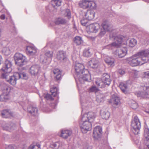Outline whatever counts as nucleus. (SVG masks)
I'll list each match as a JSON object with an SVG mask.
<instances>
[{
	"instance_id": "nucleus-1",
	"label": "nucleus",
	"mask_w": 149,
	"mask_h": 149,
	"mask_svg": "<svg viewBox=\"0 0 149 149\" xmlns=\"http://www.w3.org/2000/svg\"><path fill=\"white\" fill-rule=\"evenodd\" d=\"M149 50L145 49L139 51L132 56L127 58V62L132 66L141 65L149 61Z\"/></svg>"
},
{
	"instance_id": "nucleus-2",
	"label": "nucleus",
	"mask_w": 149,
	"mask_h": 149,
	"mask_svg": "<svg viewBox=\"0 0 149 149\" xmlns=\"http://www.w3.org/2000/svg\"><path fill=\"white\" fill-rule=\"evenodd\" d=\"M74 69L77 77L80 83H83L84 81H89L91 80L88 71L84 69V66L82 64L76 63Z\"/></svg>"
},
{
	"instance_id": "nucleus-3",
	"label": "nucleus",
	"mask_w": 149,
	"mask_h": 149,
	"mask_svg": "<svg viewBox=\"0 0 149 149\" xmlns=\"http://www.w3.org/2000/svg\"><path fill=\"white\" fill-rule=\"evenodd\" d=\"M111 81L110 75L108 74L104 73L103 74L102 79H97L95 83L98 87L102 88L105 87L106 86H109Z\"/></svg>"
},
{
	"instance_id": "nucleus-4",
	"label": "nucleus",
	"mask_w": 149,
	"mask_h": 149,
	"mask_svg": "<svg viewBox=\"0 0 149 149\" xmlns=\"http://www.w3.org/2000/svg\"><path fill=\"white\" fill-rule=\"evenodd\" d=\"M131 125L132 130L135 134H138L141 128V124L137 116H135L133 120L132 121Z\"/></svg>"
},
{
	"instance_id": "nucleus-5",
	"label": "nucleus",
	"mask_w": 149,
	"mask_h": 149,
	"mask_svg": "<svg viewBox=\"0 0 149 149\" xmlns=\"http://www.w3.org/2000/svg\"><path fill=\"white\" fill-rule=\"evenodd\" d=\"M14 58L15 63L17 65L21 66L27 63V61L25 57L20 53H16Z\"/></svg>"
},
{
	"instance_id": "nucleus-6",
	"label": "nucleus",
	"mask_w": 149,
	"mask_h": 149,
	"mask_svg": "<svg viewBox=\"0 0 149 149\" xmlns=\"http://www.w3.org/2000/svg\"><path fill=\"white\" fill-rule=\"evenodd\" d=\"M91 123L88 120L84 121L83 120V118H81L80 126L83 133H86L88 131L90 130L91 129Z\"/></svg>"
},
{
	"instance_id": "nucleus-7",
	"label": "nucleus",
	"mask_w": 149,
	"mask_h": 149,
	"mask_svg": "<svg viewBox=\"0 0 149 149\" xmlns=\"http://www.w3.org/2000/svg\"><path fill=\"white\" fill-rule=\"evenodd\" d=\"M40 67L38 65H32L29 70V72L32 75L36 76L39 73Z\"/></svg>"
},
{
	"instance_id": "nucleus-8",
	"label": "nucleus",
	"mask_w": 149,
	"mask_h": 149,
	"mask_svg": "<svg viewBox=\"0 0 149 149\" xmlns=\"http://www.w3.org/2000/svg\"><path fill=\"white\" fill-rule=\"evenodd\" d=\"M81 117L83 118V120L84 121L88 120L89 121L92 122L95 118V115L93 112H90L84 114Z\"/></svg>"
},
{
	"instance_id": "nucleus-9",
	"label": "nucleus",
	"mask_w": 149,
	"mask_h": 149,
	"mask_svg": "<svg viewBox=\"0 0 149 149\" xmlns=\"http://www.w3.org/2000/svg\"><path fill=\"white\" fill-rule=\"evenodd\" d=\"M12 66L11 62L8 60H6L2 69L4 72L9 73L12 71Z\"/></svg>"
},
{
	"instance_id": "nucleus-10",
	"label": "nucleus",
	"mask_w": 149,
	"mask_h": 149,
	"mask_svg": "<svg viewBox=\"0 0 149 149\" xmlns=\"http://www.w3.org/2000/svg\"><path fill=\"white\" fill-rule=\"evenodd\" d=\"M2 126L4 130L10 131L15 129L16 125L14 123L10 122L7 123H3Z\"/></svg>"
},
{
	"instance_id": "nucleus-11",
	"label": "nucleus",
	"mask_w": 149,
	"mask_h": 149,
	"mask_svg": "<svg viewBox=\"0 0 149 149\" xmlns=\"http://www.w3.org/2000/svg\"><path fill=\"white\" fill-rule=\"evenodd\" d=\"M102 133V128L99 126H96L94 129L93 136L95 139H98L100 137Z\"/></svg>"
},
{
	"instance_id": "nucleus-12",
	"label": "nucleus",
	"mask_w": 149,
	"mask_h": 149,
	"mask_svg": "<svg viewBox=\"0 0 149 149\" xmlns=\"http://www.w3.org/2000/svg\"><path fill=\"white\" fill-rule=\"evenodd\" d=\"M95 13L93 10H88L84 13V17L86 19L92 20L94 19Z\"/></svg>"
},
{
	"instance_id": "nucleus-13",
	"label": "nucleus",
	"mask_w": 149,
	"mask_h": 149,
	"mask_svg": "<svg viewBox=\"0 0 149 149\" xmlns=\"http://www.w3.org/2000/svg\"><path fill=\"white\" fill-rule=\"evenodd\" d=\"M126 48H122L117 49L115 52V54L119 58H121L125 56L127 53Z\"/></svg>"
},
{
	"instance_id": "nucleus-14",
	"label": "nucleus",
	"mask_w": 149,
	"mask_h": 149,
	"mask_svg": "<svg viewBox=\"0 0 149 149\" xmlns=\"http://www.w3.org/2000/svg\"><path fill=\"white\" fill-rule=\"evenodd\" d=\"M123 39L122 36L118 35L115 36L114 38L115 42L112 43L111 45L116 47H119L122 42Z\"/></svg>"
},
{
	"instance_id": "nucleus-15",
	"label": "nucleus",
	"mask_w": 149,
	"mask_h": 149,
	"mask_svg": "<svg viewBox=\"0 0 149 149\" xmlns=\"http://www.w3.org/2000/svg\"><path fill=\"white\" fill-rule=\"evenodd\" d=\"M88 64L90 67L93 69H95L98 66L99 64V62L97 59L93 58H92L88 61Z\"/></svg>"
},
{
	"instance_id": "nucleus-16",
	"label": "nucleus",
	"mask_w": 149,
	"mask_h": 149,
	"mask_svg": "<svg viewBox=\"0 0 149 149\" xmlns=\"http://www.w3.org/2000/svg\"><path fill=\"white\" fill-rule=\"evenodd\" d=\"M148 90H143V91H138L135 93V94L138 97L143 98H149V92Z\"/></svg>"
},
{
	"instance_id": "nucleus-17",
	"label": "nucleus",
	"mask_w": 149,
	"mask_h": 149,
	"mask_svg": "<svg viewBox=\"0 0 149 149\" xmlns=\"http://www.w3.org/2000/svg\"><path fill=\"white\" fill-rule=\"evenodd\" d=\"M89 31L91 32L96 33L100 28L99 24L97 23H94L90 24L89 26Z\"/></svg>"
},
{
	"instance_id": "nucleus-18",
	"label": "nucleus",
	"mask_w": 149,
	"mask_h": 149,
	"mask_svg": "<svg viewBox=\"0 0 149 149\" xmlns=\"http://www.w3.org/2000/svg\"><path fill=\"white\" fill-rule=\"evenodd\" d=\"M100 114L102 118L105 120L108 119L110 116L109 112L107 109L104 108L101 109Z\"/></svg>"
},
{
	"instance_id": "nucleus-19",
	"label": "nucleus",
	"mask_w": 149,
	"mask_h": 149,
	"mask_svg": "<svg viewBox=\"0 0 149 149\" xmlns=\"http://www.w3.org/2000/svg\"><path fill=\"white\" fill-rule=\"evenodd\" d=\"M28 112L32 115L36 116L38 115V109L35 107L30 106L28 108Z\"/></svg>"
},
{
	"instance_id": "nucleus-20",
	"label": "nucleus",
	"mask_w": 149,
	"mask_h": 149,
	"mask_svg": "<svg viewBox=\"0 0 149 149\" xmlns=\"http://www.w3.org/2000/svg\"><path fill=\"white\" fill-rule=\"evenodd\" d=\"M18 79H19V78L18 76H16V73L13 75L10 76L9 79L7 80V81L11 84L14 85L16 84L17 81Z\"/></svg>"
},
{
	"instance_id": "nucleus-21",
	"label": "nucleus",
	"mask_w": 149,
	"mask_h": 149,
	"mask_svg": "<svg viewBox=\"0 0 149 149\" xmlns=\"http://www.w3.org/2000/svg\"><path fill=\"white\" fill-rule=\"evenodd\" d=\"M27 54L31 56L34 55L37 52V49L34 46H28L26 48Z\"/></svg>"
},
{
	"instance_id": "nucleus-22",
	"label": "nucleus",
	"mask_w": 149,
	"mask_h": 149,
	"mask_svg": "<svg viewBox=\"0 0 149 149\" xmlns=\"http://www.w3.org/2000/svg\"><path fill=\"white\" fill-rule=\"evenodd\" d=\"M54 75V77L56 80H59L61 79V72L58 68L54 69L52 71Z\"/></svg>"
},
{
	"instance_id": "nucleus-23",
	"label": "nucleus",
	"mask_w": 149,
	"mask_h": 149,
	"mask_svg": "<svg viewBox=\"0 0 149 149\" xmlns=\"http://www.w3.org/2000/svg\"><path fill=\"white\" fill-rule=\"evenodd\" d=\"M57 58L61 61H65L66 59V53L63 51H59L57 54Z\"/></svg>"
},
{
	"instance_id": "nucleus-24",
	"label": "nucleus",
	"mask_w": 149,
	"mask_h": 149,
	"mask_svg": "<svg viewBox=\"0 0 149 149\" xmlns=\"http://www.w3.org/2000/svg\"><path fill=\"white\" fill-rule=\"evenodd\" d=\"M144 136L146 141V145L148 149H149V131L148 129L144 130Z\"/></svg>"
},
{
	"instance_id": "nucleus-25",
	"label": "nucleus",
	"mask_w": 149,
	"mask_h": 149,
	"mask_svg": "<svg viewBox=\"0 0 149 149\" xmlns=\"http://www.w3.org/2000/svg\"><path fill=\"white\" fill-rule=\"evenodd\" d=\"M104 61L108 65L113 67L115 65V60L114 58L109 57H107L104 58Z\"/></svg>"
},
{
	"instance_id": "nucleus-26",
	"label": "nucleus",
	"mask_w": 149,
	"mask_h": 149,
	"mask_svg": "<svg viewBox=\"0 0 149 149\" xmlns=\"http://www.w3.org/2000/svg\"><path fill=\"white\" fill-rule=\"evenodd\" d=\"M72 133V131L69 130H62L61 132V136L64 139L67 138Z\"/></svg>"
},
{
	"instance_id": "nucleus-27",
	"label": "nucleus",
	"mask_w": 149,
	"mask_h": 149,
	"mask_svg": "<svg viewBox=\"0 0 149 149\" xmlns=\"http://www.w3.org/2000/svg\"><path fill=\"white\" fill-rule=\"evenodd\" d=\"M66 22L67 21L66 19L61 17L56 18L54 22V23L57 25L64 24H65Z\"/></svg>"
},
{
	"instance_id": "nucleus-28",
	"label": "nucleus",
	"mask_w": 149,
	"mask_h": 149,
	"mask_svg": "<svg viewBox=\"0 0 149 149\" xmlns=\"http://www.w3.org/2000/svg\"><path fill=\"white\" fill-rule=\"evenodd\" d=\"M89 1L83 0L79 3V6L83 8H86L89 7Z\"/></svg>"
},
{
	"instance_id": "nucleus-29",
	"label": "nucleus",
	"mask_w": 149,
	"mask_h": 149,
	"mask_svg": "<svg viewBox=\"0 0 149 149\" xmlns=\"http://www.w3.org/2000/svg\"><path fill=\"white\" fill-rule=\"evenodd\" d=\"M102 28L107 31H109L111 29V26L107 21H105L102 22L101 25Z\"/></svg>"
},
{
	"instance_id": "nucleus-30",
	"label": "nucleus",
	"mask_w": 149,
	"mask_h": 149,
	"mask_svg": "<svg viewBox=\"0 0 149 149\" xmlns=\"http://www.w3.org/2000/svg\"><path fill=\"white\" fill-rule=\"evenodd\" d=\"M9 99V94L3 92V94L0 95V101H6Z\"/></svg>"
},
{
	"instance_id": "nucleus-31",
	"label": "nucleus",
	"mask_w": 149,
	"mask_h": 149,
	"mask_svg": "<svg viewBox=\"0 0 149 149\" xmlns=\"http://www.w3.org/2000/svg\"><path fill=\"white\" fill-rule=\"evenodd\" d=\"M119 87L123 92L126 93L127 92V86L126 83L125 82L120 83Z\"/></svg>"
},
{
	"instance_id": "nucleus-32",
	"label": "nucleus",
	"mask_w": 149,
	"mask_h": 149,
	"mask_svg": "<svg viewBox=\"0 0 149 149\" xmlns=\"http://www.w3.org/2000/svg\"><path fill=\"white\" fill-rule=\"evenodd\" d=\"M50 146L53 149H61L62 144L61 142H57L51 144Z\"/></svg>"
},
{
	"instance_id": "nucleus-33",
	"label": "nucleus",
	"mask_w": 149,
	"mask_h": 149,
	"mask_svg": "<svg viewBox=\"0 0 149 149\" xmlns=\"http://www.w3.org/2000/svg\"><path fill=\"white\" fill-rule=\"evenodd\" d=\"M111 101V103L113 105L117 106L120 104L119 98L117 96L112 97Z\"/></svg>"
},
{
	"instance_id": "nucleus-34",
	"label": "nucleus",
	"mask_w": 149,
	"mask_h": 149,
	"mask_svg": "<svg viewBox=\"0 0 149 149\" xmlns=\"http://www.w3.org/2000/svg\"><path fill=\"white\" fill-rule=\"evenodd\" d=\"M104 97V95L103 94H99L96 96V101L98 103H100L103 102Z\"/></svg>"
},
{
	"instance_id": "nucleus-35",
	"label": "nucleus",
	"mask_w": 149,
	"mask_h": 149,
	"mask_svg": "<svg viewBox=\"0 0 149 149\" xmlns=\"http://www.w3.org/2000/svg\"><path fill=\"white\" fill-rule=\"evenodd\" d=\"M74 42L77 45H80L83 43L82 38L78 36H76L74 40Z\"/></svg>"
},
{
	"instance_id": "nucleus-36",
	"label": "nucleus",
	"mask_w": 149,
	"mask_h": 149,
	"mask_svg": "<svg viewBox=\"0 0 149 149\" xmlns=\"http://www.w3.org/2000/svg\"><path fill=\"white\" fill-rule=\"evenodd\" d=\"M51 4L53 6L55 7L56 6H59L61 5V0H52Z\"/></svg>"
},
{
	"instance_id": "nucleus-37",
	"label": "nucleus",
	"mask_w": 149,
	"mask_h": 149,
	"mask_svg": "<svg viewBox=\"0 0 149 149\" xmlns=\"http://www.w3.org/2000/svg\"><path fill=\"white\" fill-rule=\"evenodd\" d=\"M92 53L89 48L85 49L83 52V55L84 56L89 57L91 56Z\"/></svg>"
},
{
	"instance_id": "nucleus-38",
	"label": "nucleus",
	"mask_w": 149,
	"mask_h": 149,
	"mask_svg": "<svg viewBox=\"0 0 149 149\" xmlns=\"http://www.w3.org/2000/svg\"><path fill=\"white\" fill-rule=\"evenodd\" d=\"M16 76H18L19 79L22 78L24 79H27L28 78L27 76L25 73H16Z\"/></svg>"
},
{
	"instance_id": "nucleus-39",
	"label": "nucleus",
	"mask_w": 149,
	"mask_h": 149,
	"mask_svg": "<svg viewBox=\"0 0 149 149\" xmlns=\"http://www.w3.org/2000/svg\"><path fill=\"white\" fill-rule=\"evenodd\" d=\"M58 89L56 87H54L51 89L50 92L52 93V95L54 96H55L58 94L59 92H58Z\"/></svg>"
},
{
	"instance_id": "nucleus-40",
	"label": "nucleus",
	"mask_w": 149,
	"mask_h": 149,
	"mask_svg": "<svg viewBox=\"0 0 149 149\" xmlns=\"http://www.w3.org/2000/svg\"><path fill=\"white\" fill-rule=\"evenodd\" d=\"M127 41V42H128L129 45L131 47H134L135 46L137 42L136 40L134 38L128 40Z\"/></svg>"
},
{
	"instance_id": "nucleus-41",
	"label": "nucleus",
	"mask_w": 149,
	"mask_h": 149,
	"mask_svg": "<svg viewBox=\"0 0 149 149\" xmlns=\"http://www.w3.org/2000/svg\"><path fill=\"white\" fill-rule=\"evenodd\" d=\"M1 116L3 118H8L10 116V113L8 110H4L2 112Z\"/></svg>"
},
{
	"instance_id": "nucleus-42",
	"label": "nucleus",
	"mask_w": 149,
	"mask_h": 149,
	"mask_svg": "<svg viewBox=\"0 0 149 149\" xmlns=\"http://www.w3.org/2000/svg\"><path fill=\"white\" fill-rule=\"evenodd\" d=\"M96 5L93 1H89V7L91 9H95L96 8Z\"/></svg>"
},
{
	"instance_id": "nucleus-43",
	"label": "nucleus",
	"mask_w": 149,
	"mask_h": 149,
	"mask_svg": "<svg viewBox=\"0 0 149 149\" xmlns=\"http://www.w3.org/2000/svg\"><path fill=\"white\" fill-rule=\"evenodd\" d=\"M45 55H41L40 56V61L42 63H47V61L48 59Z\"/></svg>"
},
{
	"instance_id": "nucleus-44",
	"label": "nucleus",
	"mask_w": 149,
	"mask_h": 149,
	"mask_svg": "<svg viewBox=\"0 0 149 149\" xmlns=\"http://www.w3.org/2000/svg\"><path fill=\"white\" fill-rule=\"evenodd\" d=\"M131 104H130L131 107L133 109H136L138 107L137 104L136 102L135 101L132 100Z\"/></svg>"
},
{
	"instance_id": "nucleus-45",
	"label": "nucleus",
	"mask_w": 149,
	"mask_h": 149,
	"mask_svg": "<svg viewBox=\"0 0 149 149\" xmlns=\"http://www.w3.org/2000/svg\"><path fill=\"white\" fill-rule=\"evenodd\" d=\"M45 55L48 58H51L53 56V52L52 51H47L45 52Z\"/></svg>"
},
{
	"instance_id": "nucleus-46",
	"label": "nucleus",
	"mask_w": 149,
	"mask_h": 149,
	"mask_svg": "<svg viewBox=\"0 0 149 149\" xmlns=\"http://www.w3.org/2000/svg\"><path fill=\"white\" fill-rule=\"evenodd\" d=\"M64 15L65 16L68 17V18H70V17L71 13L70 10L66 9L65 10Z\"/></svg>"
},
{
	"instance_id": "nucleus-47",
	"label": "nucleus",
	"mask_w": 149,
	"mask_h": 149,
	"mask_svg": "<svg viewBox=\"0 0 149 149\" xmlns=\"http://www.w3.org/2000/svg\"><path fill=\"white\" fill-rule=\"evenodd\" d=\"M10 91V87L6 85H5L4 86V88L3 90V92L9 93Z\"/></svg>"
},
{
	"instance_id": "nucleus-48",
	"label": "nucleus",
	"mask_w": 149,
	"mask_h": 149,
	"mask_svg": "<svg viewBox=\"0 0 149 149\" xmlns=\"http://www.w3.org/2000/svg\"><path fill=\"white\" fill-rule=\"evenodd\" d=\"M3 52L6 55H8L10 53V51L9 49L7 47H3Z\"/></svg>"
},
{
	"instance_id": "nucleus-49",
	"label": "nucleus",
	"mask_w": 149,
	"mask_h": 149,
	"mask_svg": "<svg viewBox=\"0 0 149 149\" xmlns=\"http://www.w3.org/2000/svg\"><path fill=\"white\" fill-rule=\"evenodd\" d=\"M90 91L91 92H96L99 91V89L95 86H92L90 89Z\"/></svg>"
},
{
	"instance_id": "nucleus-50",
	"label": "nucleus",
	"mask_w": 149,
	"mask_h": 149,
	"mask_svg": "<svg viewBox=\"0 0 149 149\" xmlns=\"http://www.w3.org/2000/svg\"><path fill=\"white\" fill-rule=\"evenodd\" d=\"M44 97L48 100H53L54 99L52 96L51 95L48 94H46L45 96Z\"/></svg>"
},
{
	"instance_id": "nucleus-51",
	"label": "nucleus",
	"mask_w": 149,
	"mask_h": 149,
	"mask_svg": "<svg viewBox=\"0 0 149 149\" xmlns=\"http://www.w3.org/2000/svg\"><path fill=\"white\" fill-rule=\"evenodd\" d=\"M40 146L39 144L37 145H31L29 149H40Z\"/></svg>"
},
{
	"instance_id": "nucleus-52",
	"label": "nucleus",
	"mask_w": 149,
	"mask_h": 149,
	"mask_svg": "<svg viewBox=\"0 0 149 149\" xmlns=\"http://www.w3.org/2000/svg\"><path fill=\"white\" fill-rule=\"evenodd\" d=\"M106 31H107L102 28L100 29L99 35L101 36H103L105 34Z\"/></svg>"
},
{
	"instance_id": "nucleus-53",
	"label": "nucleus",
	"mask_w": 149,
	"mask_h": 149,
	"mask_svg": "<svg viewBox=\"0 0 149 149\" xmlns=\"http://www.w3.org/2000/svg\"><path fill=\"white\" fill-rule=\"evenodd\" d=\"M143 88V90H149V81H148L146 85H145Z\"/></svg>"
},
{
	"instance_id": "nucleus-54",
	"label": "nucleus",
	"mask_w": 149,
	"mask_h": 149,
	"mask_svg": "<svg viewBox=\"0 0 149 149\" xmlns=\"http://www.w3.org/2000/svg\"><path fill=\"white\" fill-rule=\"evenodd\" d=\"M144 77L149 78V71H147L143 72Z\"/></svg>"
},
{
	"instance_id": "nucleus-55",
	"label": "nucleus",
	"mask_w": 149,
	"mask_h": 149,
	"mask_svg": "<svg viewBox=\"0 0 149 149\" xmlns=\"http://www.w3.org/2000/svg\"><path fill=\"white\" fill-rule=\"evenodd\" d=\"M81 24L84 26H85L87 23V20L82 19L81 20Z\"/></svg>"
},
{
	"instance_id": "nucleus-56",
	"label": "nucleus",
	"mask_w": 149,
	"mask_h": 149,
	"mask_svg": "<svg viewBox=\"0 0 149 149\" xmlns=\"http://www.w3.org/2000/svg\"><path fill=\"white\" fill-rule=\"evenodd\" d=\"M118 72L121 75H123L125 73V71L122 69H119L118 70Z\"/></svg>"
},
{
	"instance_id": "nucleus-57",
	"label": "nucleus",
	"mask_w": 149,
	"mask_h": 149,
	"mask_svg": "<svg viewBox=\"0 0 149 149\" xmlns=\"http://www.w3.org/2000/svg\"><path fill=\"white\" fill-rule=\"evenodd\" d=\"M7 73L6 72V73L3 74L2 75V77L3 78L5 79L6 81H7V80H8V75L7 74Z\"/></svg>"
},
{
	"instance_id": "nucleus-58",
	"label": "nucleus",
	"mask_w": 149,
	"mask_h": 149,
	"mask_svg": "<svg viewBox=\"0 0 149 149\" xmlns=\"http://www.w3.org/2000/svg\"><path fill=\"white\" fill-rule=\"evenodd\" d=\"M6 149H14V148L12 145H9L7 148Z\"/></svg>"
},
{
	"instance_id": "nucleus-59",
	"label": "nucleus",
	"mask_w": 149,
	"mask_h": 149,
	"mask_svg": "<svg viewBox=\"0 0 149 149\" xmlns=\"http://www.w3.org/2000/svg\"><path fill=\"white\" fill-rule=\"evenodd\" d=\"M0 18L1 19H2V20L4 19L5 18V15L4 14L1 15L0 16Z\"/></svg>"
},
{
	"instance_id": "nucleus-60",
	"label": "nucleus",
	"mask_w": 149,
	"mask_h": 149,
	"mask_svg": "<svg viewBox=\"0 0 149 149\" xmlns=\"http://www.w3.org/2000/svg\"><path fill=\"white\" fill-rule=\"evenodd\" d=\"M2 58L1 56L0 55V64H1V61Z\"/></svg>"
},
{
	"instance_id": "nucleus-61",
	"label": "nucleus",
	"mask_w": 149,
	"mask_h": 149,
	"mask_svg": "<svg viewBox=\"0 0 149 149\" xmlns=\"http://www.w3.org/2000/svg\"><path fill=\"white\" fill-rule=\"evenodd\" d=\"M1 29L0 28V37L1 36Z\"/></svg>"
},
{
	"instance_id": "nucleus-62",
	"label": "nucleus",
	"mask_w": 149,
	"mask_h": 149,
	"mask_svg": "<svg viewBox=\"0 0 149 149\" xmlns=\"http://www.w3.org/2000/svg\"><path fill=\"white\" fill-rule=\"evenodd\" d=\"M147 113H148V114H149V111H147Z\"/></svg>"
}]
</instances>
